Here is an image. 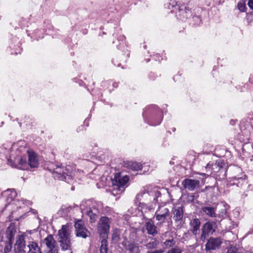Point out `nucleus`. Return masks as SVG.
Listing matches in <instances>:
<instances>
[{"label":"nucleus","instance_id":"obj_1","mask_svg":"<svg viewBox=\"0 0 253 253\" xmlns=\"http://www.w3.org/2000/svg\"><path fill=\"white\" fill-rule=\"evenodd\" d=\"M26 143L20 140L8 148H0V157H5L10 164L21 169H27L29 166L37 168L39 165L37 155L33 151L26 148Z\"/></svg>","mask_w":253,"mask_h":253},{"label":"nucleus","instance_id":"obj_2","mask_svg":"<svg viewBox=\"0 0 253 253\" xmlns=\"http://www.w3.org/2000/svg\"><path fill=\"white\" fill-rule=\"evenodd\" d=\"M71 226L69 224L63 225L58 231V241L63 250H67L71 247L70 234Z\"/></svg>","mask_w":253,"mask_h":253},{"label":"nucleus","instance_id":"obj_3","mask_svg":"<svg viewBox=\"0 0 253 253\" xmlns=\"http://www.w3.org/2000/svg\"><path fill=\"white\" fill-rule=\"evenodd\" d=\"M129 180L126 175H123L122 173H117L115 175L112 181L113 195H118L122 193L124 190V186Z\"/></svg>","mask_w":253,"mask_h":253},{"label":"nucleus","instance_id":"obj_4","mask_svg":"<svg viewBox=\"0 0 253 253\" xmlns=\"http://www.w3.org/2000/svg\"><path fill=\"white\" fill-rule=\"evenodd\" d=\"M110 223V219L106 216H102L100 218L97 224V231L100 235L104 237L108 235Z\"/></svg>","mask_w":253,"mask_h":253},{"label":"nucleus","instance_id":"obj_5","mask_svg":"<svg viewBox=\"0 0 253 253\" xmlns=\"http://www.w3.org/2000/svg\"><path fill=\"white\" fill-rule=\"evenodd\" d=\"M42 247L45 248L48 253H57V246L56 242L52 235H48L42 243Z\"/></svg>","mask_w":253,"mask_h":253},{"label":"nucleus","instance_id":"obj_6","mask_svg":"<svg viewBox=\"0 0 253 253\" xmlns=\"http://www.w3.org/2000/svg\"><path fill=\"white\" fill-rule=\"evenodd\" d=\"M16 232V228L14 224H11L7 228L6 231V237L8 244L6 245L4 251L5 253L10 251L12 248V245L13 243L14 236Z\"/></svg>","mask_w":253,"mask_h":253},{"label":"nucleus","instance_id":"obj_7","mask_svg":"<svg viewBox=\"0 0 253 253\" xmlns=\"http://www.w3.org/2000/svg\"><path fill=\"white\" fill-rule=\"evenodd\" d=\"M76 235L78 237L86 238L90 235L89 231L87 230L82 220H78L75 223Z\"/></svg>","mask_w":253,"mask_h":253},{"label":"nucleus","instance_id":"obj_8","mask_svg":"<svg viewBox=\"0 0 253 253\" xmlns=\"http://www.w3.org/2000/svg\"><path fill=\"white\" fill-rule=\"evenodd\" d=\"M222 242L220 238H211L206 244V250L211 252L212 251L218 249Z\"/></svg>","mask_w":253,"mask_h":253},{"label":"nucleus","instance_id":"obj_9","mask_svg":"<svg viewBox=\"0 0 253 253\" xmlns=\"http://www.w3.org/2000/svg\"><path fill=\"white\" fill-rule=\"evenodd\" d=\"M169 215V211L165 207H159L155 213L156 218L160 223L164 222Z\"/></svg>","mask_w":253,"mask_h":253},{"label":"nucleus","instance_id":"obj_10","mask_svg":"<svg viewBox=\"0 0 253 253\" xmlns=\"http://www.w3.org/2000/svg\"><path fill=\"white\" fill-rule=\"evenodd\" d=\"M224 163L221 160H218L216 161L214 164L211 165L210 163L208 164L206 167V169L207 172L212 173V172H218L220 169L223 168Z\"/></svg>","mask_w":253,"mask_h":253},{"label":"nucleus","instance_id":"obj_11","mask_svg":"<svg viewBox=\"0 0 253 253\" xmlns=\"http://www.w3.org/2000/svg\"><path fill=\"white\" fill-rule=\"evenodd\" d=\"M213 225V223L207 222L203 225L202 227V233L201 236V240H205L209 234L214 231Z\"/></svg>","mask_w":253,"mask_h":253},{"label":"nucleus","instance_id":"obj_12","mask_svg":"<svg viewBox=\"0 0 253 253\" xmlns=\"http://www.w3.org/2000/svg\"><path fill=\"white\" fill-rule=\"evenodd\" d=\"M183 184L185 188L193 191L199 187L200 182L197 180L187 179L183 182Z\"/></svg>","mask_w":253,"mask_h":253},{"label":"nucleus","instance_id":"obj_13","mask_svg":"<svg viewBox=\"0 0 253 253\" xmlns=\"http://www.w3.org/2000/svg\"><path fill=\"white\" fill-rule=\"evenodd\" d=\"M3 195L6 197V201L8 204H12L16 196V192L14 189H8L3 193Z\"/></svg>","mask_w":253,"mask_h":253},{"label":"nucleus","instance_id":"obj_14","mask_svg":"<svg viewBox=\"0 0 253 253\" xmlns=\"http://www.w3.org/2000/svg\"><path fill=\"white\" fill-rule=\"evenodd\" d=\"M24 251L28 253H42L37 243L34 242H30L27 247L24 248Z\"/></svg>","mask_w":253,"mask_h":253},{"label":"nucleus","instance_id":"obj_15","mask_svg":"<svg viewBox=\"0 0 253 253\" xmlns=\"http://www.w3.org/2000/svg\"><path fill=\"white\" fill-rule=\"evenodd\" d=\"M200 225L201 222L198 218H194L190 221V230L194 235H197L199 233Z\"/></svg>","mask_w":253,"mask_h":253},{"label":"nucleus","instance_id":"obj_16","mask_svg":"<svg viewBox=\"0 0 253 253\" xmlns=\"http://www.w3.org/2000/svg\"><path fill=\"white\" fill-rule=\"evenodd\" d=\"M145 226L149 234L155 235L157 233L156 227L152 221L146 222Z\"/></svg>","mask_w":253,"mask_h":253},{"label":"nucleus","instance_id":"obj_17","mask_svg":"<svg viewBox=\"0 0 253 253\" xmlns=\"http://www.w3.org/2000/svg\"><path fill=\"white\" fill-rule=\"evenodd\" d=\"M202 211L207 215L211 217H215V210L214 208L212 207H203Z\"/></svg>","mask_w":253,"mask_h":253},{"label":"nucleus","instance_id":"obj_18","mask_svg":"<svg viewBox=\"0 0 253 253\" xmlns=\"http://www.w3.org/2000/svg\"><path fill=\"white\" fill-rule=\"evenodd\" d=\"M31 203L30 201H24V200H18L16 201H14V202L12 203V205H14L15 207H16L17 209H24L26 208V206H28Z\"/></svg>","mask_w":253,"mask_h":253},{"label":"nucleus","instance_id":"obj_19","mask_svg":"<svg viewBox=\"0 0 253 253\" xmlns=\"http://www.w3.org/2000/svg\"><path fill=\"white\" fill-rule=\"evenodd\" d=\"M183 217V211L182 208L178 207L175 209L173 212V218L177 221H180Z\"/></svg>","mask_w":253,"mask_h":253},{"label":"nucleus","instance_id":"obj_20","mask_svg":"<svg viewBox=\"0 0 253 253\" xmlns=\"http://www.w3.org/2000/svg\"><path fill=\"white\" fill-rule=\"evenodd\" d=\"M127 167L132 170L138 171L141 169L142 166L139 163L129 162L127 164Z\"/></svg>","mask_w":253,"mask_h":253},{"label":"nucleus","instance_id":"obj_21","mask_svg":"<svg viewBox=\"0 0 253 253\" xmlns=\"http://www.w3.org/2000/svg\"><path fill=\"white\" fill-rule=\"evenodd\" d=\"M49 170L51 171H53L54 173H56L59 174H62L64 175L65 172H64V168L61 167L59 165H56L55 168L54 167H51L50 168H48Z\"/></svg>","mask_w":253,"mask_h":253},{"label":"nucleus","instance_id":"obj_22","mask_svg":"<svg viewBox=\"0 0 253 253\" xmlns=\"http://www.w3.org/2000/svg\"><path fill=\"white\" fill-rule=\"evenodd\" d=\"M127 249L129 253H139V246L135 243H130L128 245Z\"/></svg>","mask_w":253,"mask_h":253},{"label":"nucleus","instance_id":"obj_23","mask_svg":"<svg viewBox=\"0 0 253 253\" xmlns=\"http://www.w3.org/2000/svg\"><path fill=\"white\" fill-rule=\"evenodd\" d=\"M107 240L104 239L101 241V245L100 249V253H107Z\"/></svg>","mask_w":253,"mask_h":253},{"label":"nucleus","instance_id":"obj_24","mask_svg":"<svg viewBox=\"0 0 253 253\" xmlns=\"http://www.w3.org/2000/svg\"><path fill=\"white\" fill-rule=\"evenodd\" d=\"M159 242L158 241L155 239H152L146 245V247L147 249H154L157 248Z\"/></svg>","mask_w":253,"mask_h":253},{"label":"nucleus","instance_id":"obj_25","mask_svg":"<svg viewBox=\"0 0 253 253\" xmlns=\"http://www.w3.org/2000/svg\"><path fill=\"white\" fill-rule=\"evenodd\" d=\"M87 215L90 217V220L93 222L95 219L96 214L98 213L97 210H89L86 211Z\"/></svg>","mask_w":253,"mask_h":253},{"label":"nucleus","instance_id":"obj_26","mask_svg":"<svg viewBox=\"0 0 253 253\" xmlns=\"http://www.w3.org/2000/svg\"><path fill=\"white\" fill-rule=\"evenodd\" d=\"M16 244L20 247V248H22L23 250L25 247V242L24 241V239L23 237L19 236L18 237Z\"/></svg>","mask_w":253,"mask_h":253},{"label":"nucleus","instance_id":"obj_27","mask_svg":"<svg viewBox=\"0 0 253 253\" xmlns=\"http://www.w3.org/2000/svg\"><path fill=\"white\" fill-rule=\"evenodd\" d=\"M112 241L115 242H118L120 240V234L118 231H115L112 234Z\"/></svg>","mask_w":253,"mask_h":253},{"label":"nucleus","instance_id":"obj_28","mask_svg":"<svg viewBox=\"0 0 253 253\" xmlns=\"http://www.w3.org/2000/svg\"><path fill=\"white\" fill-rule=\"evenodd\" d=\"M238 8L241 12H244L246 9V4L245 1H240L238 3Z\"/></svg>","mask_w":253,"mask_h":253},{"label":"nucleus","instance_id":"obj_29","mask_svg":"<svg viewBox=\"0 0 253 253\" xmlns=\"http://www.w3.org/2000/svg\"><path fill=\"white\" fill-rule=\"evenodd\" d=\"M174 244V242L172 239L167 240L164 243V245L166 248L170 247L172 246V245H173Z\"/></svg>","mask_w":253,"mask_h":253},{"label":"nucleus","instance_id":"obj_30","mask_svg":"<svg viewBox=\"0 0 253 253\" xmlns=\"http://www.w3.org/2000/svg\"><path fill=\"white\" fill-rule=\"evenodd\" d=\"M181 251L180 249L175 248L172 249L171 250H169L168 252L167 253H181Z\"/></svg>","mask_w":253,"mask_h":253},{"label":"nucleus","instance_id":"obj_31","mask_svg":"<svg viewBox=\"0 0 253 253\" xmlns=\"http://www.w3.org/2000/svg\"><path fill=\"white\" fill-rule=\"evenodd\" d=\"M227 253H237L236 248L230 247L227 250Z\"/></svg>","mask_w":253,"mask_h":253},{"label":"nucleus","instance_id":"obj_32","mask_svg":"<svg viewBox=\"0 0 253 253\" xmlns=\"http://www.w3.org/2000/svg\"><path fill=\"white\" fill-rule=\"evenodd\" d=\"M248 4L251 9H253V0H249Z\"/></svg>","mask_w":253,"mask_h":253},{"label":"nucleus","instance_id":"obj_33","mask_svg":"<svg viewBox=\"0 0 253 253\" xmlns=\"http://www.w3.org/2000/svg\"><path fill=\"white\" fill-rule=\"evenodd\" d=\"M147 253H163V251L162 250H157L154 252H148Z\"/></svg>","mask_w":253,"mask_h":253},{"label":"nucleus","instance_id":"obj_34","mask_svg":"<svg viewBox=\"0 0 253 253\" xmlns=\"http://www.w3.org/2000/svg\"><path fill=\"white\" fill-rule=\"evenodd\" d=\"M221 213H222V216H223V215H225L226 214V211L224 209L223 210Z\"/></svg>","mask_w":253,"mask_h":253},{"label":"nucleus","instance_id":"obj_35","mask_svg":"<svg viewBox=\"0 0 253 253\" xmlns=\"http://www.w3.org/2000/svg\"><path fill=\"white\" fill-rule=\"evenodd\" d=\"M139 196H140V194H138L137 195V198H139Z\"/></svg>","mask_w":253,"mask_h":253},{"label":"nucleus","instance_id":"obj_36","mask_svg":"<svg viewBox=\"0 0 253 253\" xmlns=\"http://www.w3.org/2000/svg\"><path fill=\"white\" fill-rule=\"evenodd\" d=\"M190 248H191L193 250L194 248V247L193 246H191L190 247Z\"/></svg>","mask_w":253,"mask_h":253},{"label":"nucleus","instance_id":"obj_37","mask_svg":"<svg viewBox=\"0 0 253 253\" xmlns=\"http://www.w3.org/2000/svg\"><path fill=\"white\" fill-rule=\"evenodd\" d=\"M239 179H240V180H243V179H242L241 178H239Z\"/></svg>","mask_w":253,"mask_h":253}]
</instances>
